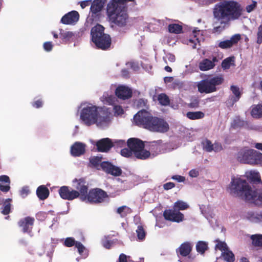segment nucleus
Returning a JSON list of instances; mask_svg holds the SVG:
<instances>
[{"label":"nucleus","mask_w":262,"mask_h":262,"mask_svg":"<svg viewBox=\"0 0 262 262\" xmlns=\"http://www.w3.org/2000/svg\"><path fill=\"white\" fill-rule=\"evenodd\" d=\"M213 14L217 21L214 23L213 32L220 33L230 20L236 19L242 15V9L238 3L230 1L216 6Z\"/></svg>","instance_id":"f257e3e1"},{"label":"nucleus","mask_w":262,"mask_h":262,"mask_svg":"<svg viewBox=\"0 0 262 262\" xmlns=\"http://www.w3.org/2000/svg\"><path fill=\"white\" fill-rule=\"evenodd\" d=\"M135 0H110L106 5V15L112 27H125L129 22L127 2Z\"/></svg>","instance_id":"f03ea898"},{"label":"nucleus","mask_w":262,"mask_h":262,"mask_svg":"<svg viewBox=\"0 0 262 262\" xmlns=\"http://www.w3.org/2000/svg\"><path fill=\"white\" fill-rule=\"evenodd\" d=\"M134 120L136 125L150 131L158 132L164 130V119L153 116L144 110L138 112L134 116Z\"/></svg>","instance_id":"7ed1b4c3"},{"label":"nucleus","mask_w":262,"mask_h":262,"mask_svg":"<svg viewBox=\"0 0 262 262\" xmlns=\"http://www.w3.org/2000/svg\"><path fill=\"white\" fill-rule=\"evenodd\" d=\"M223 81L224 78L221 75L203 80L198 83V91L206 94L214 92L217 90L216 86L221 84Z\"/></svg>","instance_id":"20e7f679"},{"label":"nucleus","mask_w":262,"mask_h":262,"mask_svg":"<svg viewBox=\"0 0 262 262\" xmlns=\"http://www.w3.org/2000/svg\"><path fill=\"white\" fill-rule=\"evenodd\" d=\"M127 146L133 151L136 158L139 159L145 160L150 155V152L144 150V142L137 138H129L127 142Z\"/></svg>","instance_id":"39448f33"},{"label":"nucleus","mask_w":262,"mask_h":262,"mask_svg":"<svg viewBox=\"0 0 262 262\" xmlns=\"http://www.w3.org/2000/svg\"><path fill=\"white\" fill-rule=\"evenodd\" d=\"M260 154V152L254 149L245 148L238 151L237 159L242 163L256 164Z\"/></svg>","instance_id":"423d86ee"},{"label":"nucleus","mask_w":262,"mask_h":262,"mask_svg":"<svg viewBox=\"0 0 262 262\" xmlns=\"http://www.w3.org/2000/svg\"><path fill=\"white\" fill-rule=\"evenodd\" d=\"M248 186L245 180L238 177H233L227 187V190L234 196H241Z\"/></svg>","instance_id":"0eeeda50"},{"label":"nucleus","mask_w":262,"mask_h":262,"mask_svg":"<svg viewBox=\"0 0 262 262\" xmlns=\"http://www.w3.org/2000/svg\"><path fill=\"white\" fill-rule=\"evenodd\" d=\"M98 114L95 106H87L82 110L80 118L86 125L89 126L97 122Z\"/></svg>","instance_id":"6e6552de"},{"label":"nucleus","mask_w":262,"mask_h":262,"mask_svg":"<svg viewBox=\"0 0 262 262\" xmlns=\"http://www.w3.org/2000/svg\"><path fill=\"white\" fill-rule=\"evenodd\" d=\"M107 198L108 195L105 191L100 188H94L86 194L85 201L93 204H99L103 202Z\"/></svg>","instance_id":"1a4fd4ad"},{"label":"nucleus","mask_w":262,"mask_h":262,"mask_svg":"<svg viewBox=\"0 0 262 262\" xmlns=\"http://www.w3.org/2000/svg\"><path fill=\"white\" fill-rule=\"evenodd\" d=\"M74 187L79 193V199L82 201H85L86 195L88 192L89 186L84 178H75L72 181Z\"/></svg>","instance_id":"9d476101"},{"label":"nucleus","mask_w":262,"mask_h":262,"mask_svg":"<svg viewBox=\"0 0 262 262\" xmlns=\"http://www.w3.org/2000/svg\"><path fill=\"white\" fill-rule=\"evenodd\" d=\"M58 193L60 196L63 200L72 201L79 198V193L77 190L67 186L61 187L58 190Z\"/></svg>","instance_id":"9b49d317"},{"label":"nucleus","mask_w":262,"mask_h":262,"mask_svg":"<svg viewBox=\"0 0 262 262\" xmlns=\"http://www.w3.org/2000/svg\"><path fill=\"white\" fill-rule=\"evenodd\" d=\"M241 197L250 203L259 205L258 191L253 188H251L249 185L245 189Z\"/></svg>","instance_id":"f8f14e48"},{"label":"nucleus","mask_w":262,"mask_h":262,"mask_svg":"<svg viewBox=\"0 0 262 262\" xmlns=\"http://www.w3.org/2000/svg\"><path fill=\"white\" fill-rule=\"evenodd\" d=\"M101 169L106 173L115 177H118L121 175L122 171L118 166L113 165L108 161H103L100 164Z\"/></svg>","instance_id":"ddd939ff"},{"label":"nucleus","mask_w":262,"mask_h":262,"mask_svg":"<svg viewBox=\"0 0 262 262\" xmlns=\"http://www.w3.org/2000/svg\"><path fill=\"white\" fill-rule=\"evenodd\" d=\"M203 31L198 30L197 28H194L192 30V36L193 37L186 41V43L191 47L193 49L197 48L198 45L200 46V42L204 40L203 36Z\"/></svg>","instance_id":"4468645a"},{"label":"nucleus","mask_w":262,"mask_h":262,"mask_svg":"<svg viewBox=\"0 0 262 262\" xmlns=\"http://www.w3.org/2000/svg\"><path fill=\"white\" fill-rule=\"evenodd\" d=\"M35 219L33 217L27 216L20 219L18 225L22 229L23 233H30L32 231Z\"/></svg>","instance_id":"2eb2a0df"},{"label":"nucleus","mask_w":262,"mask_h":262,"mask_svg":"<svg viewBox=\"0 0 262 262\" xmlns=\"http://www.w3.org/2000/svg\"><path fill=\"white\" fill-rule=\"evenodd\" d=\"M93 42L95 43L97 48L106 50L110 48L111 45L112 40L110 36L105 33L101 37L100 36L97 41L94 40Z\"/></svg>","instance_id":"dca6fc26"},{"label":"nucleus","mask_w":262,"mask_h":262,"mask_svg":"<svg viewBox=\"0 0 262 262\" xmlns=\"http://www.w3.org/2000/svg\"><path fill=\"white\" fill-rule=\"evenodd\" d=\"M96 146L98 151L107 152L114 146V144L111 139L105 138L98 141Z\"/></svg>","instance_id":"f3484780"},{"label":"nucleus","mask_w":262,"mask_h":262,"mask_svg":"<svg viewBox=\"0 0 262 262\" xmlns=\"http://www.w3.org/2000/svg\"><path fill=\"white\" fill-rule=\"evenodd\" d=\"M86 145L84 143L76 142L71 147V155L75 157H80L85 152Z\"/></svg>","instance_id":"a211bd4d"},{"label":"nucleus","mask_w":262,"mask_h":262,"mask_svg":"<svg viewBox=\"0 0 262 262\" xmlns=\"http://www.w3.org/2000/svg\"><path fill=\"white\" fill-rule=\"evenodd\" d=\"M132 90L127 86L120 85L117 88L115 94L117 97L122 100H126L132 96Z\"/></svg>","instance_id":"6ab92c4d"},{"label":"nucleus","mask_w":262,"mask_h":262,"mask_svg":"<svg viewBox=\"0 0 262 262\" xmlns=\"http://www.w3.org/2000/svg\"><path fill=\"white\" fill-rule=\"evenodd\" d=\"M184 218V214L179 211H165V219L166 220L179 223L183 221Z\"/></svg>","instance_id":"aec40b11"},{"label":"nucleus","mask_w":262,"mask_h":262,"mask_svg":"<svg viewBox=\"0 0 262 262\" xmlns=\"http://www.w3.org/2000/svg\"><path fill=\"white\" fill-rule=\"evenodd\" d=\"M79 18V13L76 11H72L65 14L60 21L63 24L69 25L77 22Z\"/></svg>","instance_id":"412c9836"},{"label":"nucleus","mask_w":262,"mask_h":262,"mask_svg":"<svg viewBox=\"0 0 262 262\" xmlns=\"http://www.w3.org/2000/svg\"><path fill=\"white\" fill-rule=\"evenodd\" d=\"M218 60L216 57H213L212 60L204 59L199 63V69L202 71H206L213 69L215 66V62Z\"/></svg>","instance_id":"4be33fe9"},{"label":"nucleus","mask_w":262,"mask_h":262,"mask_svg":"<svg viewBox=\"0 0 262 262\" xmlns=\"http://www.w3.org/2000/svg\"><path fill=\"white\" fill-rule=\"evenodd\" d=\"M241 39L239 34H235L230 39L220 41L218 46L222 49H227L236 43Z\"/></svg>","instance_id":"5701e85b"},{"label":"nucleus","mask_w":262,"mask_h":262,"mask_svg":"<svg viewBox=\"0 0 262 262\" xmlns=\"http://www.w3.org/2000/svg\"><path fill=\"white\" fill-rule=\"evenodd\" d=\"M104 27L99 24H97L95 26L93 27L91 30V35L92 41H97L99 37L104 35Z\"/></svg>","instance_id":"b1692460"},{"label":"nucleus","mask_w":262,"mask_h":262,"mask_svg":"<svg viewBox=\"0 0 262 262\" xmlns=\"http://www.w3.org/2000/svg\"><path fill=\"white\" fill-rule=\"evenodd\" d=\"M2 195V193L0 192V195ZM12 202V199L8 198L4 200L0 196V206L3 205L1 213L3 214L6 215L10 213Z\"/></svg>","instance_id":"393cba45"},{"label":"nucleus","mask_w":262,"mask_h":262,"mask_svg":"<svg viewBox=\"0 0 262 262\" xmlns=\"http://www.w3.org/2000/svg\"><path fill=\"white\" fill-rule=\"evenodd\" d=\"M11 181L10 178L7 175L0 176V191L3 192H8L10 190Z\"/></svg>","instance_id":"a878e982"},{"label":"nucleus","mask_w":262,"mask_h":262,"mask_svg":"<svg viewBox=\"0 0 262 262\" xmlns=\"http://www.w3.org/2000/svg\"><path fill=\"white\" fill-rule=\"evenodd\" d=\"M50 194L48 188L45 185L39 186L36 190V195L40 200L48 198Z\"/></svg>","instance_id":"bb28decb"},{"label":"nucleus","mask_w":262,"mask_h":262,"mask_svg":"<svg viewBox=\"0 0 262 262\" xmlns=\"http://www.w3.org/2000/svg\"><path fill=\"white\" fill-rule=\"evenodd\" d=\"M192 244L189 242H185L181 244L179 248V252L182 256L188 255L191 251Z\"/></svg>","instance_id":"cd10ccee"},{"label":"nucleus","mask_w":262,"mask_h":262,"mask_svg":"<svg viewBox=\"0 0 262 262\" xmlns=\"http://www.w3.org/2000/svg\"><path fill=\"white\" fill-rule=\"evenodd\" d=\"M230 90L233 96L230 98L229 101L231 102V104L233 105L235 102H237L239 99L242 93L239 90V88L234 85H232L231 86Z\"/></svg>","instance_id":"c85d7f7f"},{"label":"nucleus","mask_w":262,"mask_h":262,"mask_svg":"<svg viewBox=\"0 0 262 262\" xmlns=\"http://www.w3.org/2000/svg\"><path fill=\"white\" fill-rule=\"evenodd\" d=\"M251 115L254 118L262 117V104L253 105L251 106Z\"/></svg>","instance_id":"c756f323"},{"label":"nucleus","mask_w":262,"mask_h":262,"mask_svg":"<svg viewBox=\"0 0 262 262\" xmlns=\"http://www.w3.org/2000/svg\"><path fill=\"white\" fill-rule=\"evenodd\" d=\"M105 0H94L91 3V11L101 12L103 8Z\"/></svg>","instance_id":"7c9ffc66"},{"label":"nucleus","mask_w":262,"mask_h":262,"mask_svg":"<svg viewBox=\"0 0 262 262\" xmlns=\"http://www.w3.org/2000/svg\"><path fill=\"white\" fill-rule=\"evenodd\" d=\"M116 212L120 215V217L123 218L132 213V210L129 207L124 205L118 208Z\"/></svg>","instance_id":"2f4dec72"},{"label":"nucleus","mask_w":262,"mask_h":262,"mask_svg":"<svg viewBox=\"0 0 262 262\" xmlns=\"http://www.w3.org/2000/svg\"><path fill=\"white\" fill-rule=\"evenodd\" d=\"M101 12L90 10V15L89 17V21L91 23H98L100 21L101 18Z\"/></svg>","instance_id":"473e14b6"},{"label":"nucleus","mask_w":262,"mask_h":262,"mask_svg":"<svg viewBox=\"0 0 262 262\" xmlns=\"http://www.w3.org/2000/svg\"><path fill=\"white\" fill-rule=\"evenodd\" d=\"M189 207V204L182 200H178L173 204V208L178 210H184Z\"/></svg>","instance_id":"72a5a7b5"},{"label":"nucleus","mask_w":262,"mask_h":262,"mask_svg":"<svg viewBox=\"0 0 262 262\" xmlns=\"http://www.w3.org/2000/svg\"><path fill=\"white\" fill-rule=\"evenodd\" d=\"M246 176L248 178L255 182H260V177L259 173L256 171L251 170L246 172Z\"/></svg>","instance_id":"f704fd0d"},{"label":"nucleus","mask_w":262,"mask_h":262,"mask_svg":"<svg viewBox=\"0 0 262 262\" xmlns=\"http://www.w3.org/2000/svg\"><path fill=\"white\" fill-rule=\"evenodd\" d=\"M224 259L227 262H233L235 260L234 255L228 248L221 254Z\"/></svg>","instance_id":"c9c22d12"},{"label":"nucleus","mask_w":262,"mask_h":262,"mask_svg":"<svg viewBox=\"0 0 262 262\" xmlns=\"http://www.w3.org/2000/svg\"><path fill=\"white\" fill-rule=\"evenodd\" d=\"M115 97L113 95H108L107 94H104L101 97V100L105 104L113 105L115 102Z\"/></svg>","instance_id":"e433bc0d"},{"label":"nucleus","mask_w":262,"mask_h":262,"mask_svg":"<svg viewBox=\"0 0 262 262\" xmlns=\"http://www.w3.org/2000/svg\"><path fill=\"white\" fill-rule=\"evenodd\" d=\"M186 116L190 119L196 120L203 118L204 117V114L202 112H189L187 113Z\"/></svg>","instance_id":"4c0bfd02"},{"label":"nucleus","mask_w":262,"mask_h":262,"mask_svg":"<svg viewBox=\"0 0 262 262\" xmlns=\"http://www.w3.org/2000/svg\"><path fill=\"white\" fill-rule=\"evenodd\" d=\"M251 239L252 241L253 245L256 247H262L261 234L252 235L251 236Z\"/></svg>","instance_id":"58836bf2"},{"label":"nucleus","mask_w":262,"mask_h":262,"mask_svg":"<svg viewBox=\"0 0 262 262\" xmlns=\"http://www.w3.org/2000/svg\"><path fill=\"white\" fill-rule=\"evenodd\" d=\"M182 30V27L179 24H173L168 26V31L170 33L179 34L181 33Z\"/></svg>","instance_id":"ea45409f"},{"label":"nucleus","mask_w":262,"mask_h":262,"mask_svg":"<svg viewBox=\"0 0 262 262\" xmlns=\"http://www.w3.org/2000/svg\"><path fill=\"white\" fill-rule=\"evenodd\" d=\"M60 38L64 41L70 40L74 36V34L72 32L68 31L64 32L63 30H61L59 33Z\"/></svg>","instance_id":"a19ab883"},{"label":"nucleus","mask_w":262,"mask_h":262,"mask_svg":"<svg viewBox=\"0 0 262 262\" xmlns=\"http://www.w3.org/2000/svg\"><path fill=\"white\" fill-rule=\"evenodd\" d=\"M234 57H228L223 61L222 67L224 70L228 69L231 66L234 65Z\"/></svg>","instance_id":"79ce46f5"},{"label":"nucleus","mask_w":262,"mask_h":262,"mask_svg":"<svg viewBox=\"0 0 262 262\" xmlns=\"http://www.w3.org/2000/svg\"><path fill=\"white\" fill-rule=\"evenodd\" d=\"M208 248L207 243L203 241H199L196 245V249L198 252L203 254Z\"/></svg>","instance_id":"37998d69"},{"label":"nucleus","mask_w":262,"mask_h":262,"mask_svg":"<svg viewBox=\"0 0 262 262\" xmlns=\"http://www.w3.org/2000/svg\"><path fill=\"white\" fill-rule=\"evenodd\" d=\"M102 158L99 157H94L90 159V163L97 169H100V164L102 162H101Z\"/></svg>","instance_id":"c03bdc74"},{"label":"nucleus","mask_w":262,"mask_h":262,"mask_svg":"<svg viewBox=\"0 0 262 262\" xmlns=\"http://www.w3.org/2000/svg\"><path fill=\"white\" fill-rule=\"evenodd\" d=\"M216 242L217 243V244H216L215 247V249H219L222 252V253H223V252L227 250L229 248L226 243H225L224 242L216 240Z\"/></svg>","instance_id":"a18cd8bd"},{"label":"nucleus","mask_w":262,"mask_h":262,"mask_svg":"<svg viewBox=\"0 0 262 262\" xmlns=\"http://www.w3.org/2000/svg\"><path fill=\"white\" fill-rule=\"evenodd\" d=\"M138 238L139 240H143L146 235L145 231L142 226H138L136 230Z\"/></svg>","instance_id":"49530a36"},{"label":"nucleus","mask_w":262,"mask_h":262,"mask_svg":"<svg viewBox=\"0 0 262 262\" xmlns=\"http://www.w3.org/2000/svg\"><path fill=\"white\" fill-rule=\"evenodd\" d=\"M46 249L47 250V255L51 259L54 252L55 246L54 244H51L47 245Z\"/></svg>","instance_id":"de8ad7c7"},{"label":"nucleus","mask_w":262,"mask_h":262,"mask_svg":"<svg viewBox=\"0 0 262 262\" xmlns=\"http://www.w3.org/2000/svg\"><path fill=\"white\" fill-rule=\"evenodd\" d=\"M133 151L130 148H124L121 150L120 154L123 157L129 158L132 156Z\"/></svg>","instance_id":"09e8293b"},{"label":"nucleus","mask_w":262,"mask_h":262,"mask_svg":"<svg viewBox=\"0 0 262 262\" xmlns=\"http://www.w3.org/2000/svg\"><path fill=\"white\" fill-rule=\"evenodd\" d=\"M102 245L106 249H110L113 244V241L109 239L108 237H105L102 242Z\"/></svg>","instance_id":"8fccbe9b"},{"label":"nucleus","mask_w":262,"mask_h":262,"mask_svg":"<svg viewBox=\"0 0 262 262\" xmlns=\"http://www.w3.org/2000/svg\"><path fill=\"white\" fill-rule=\"evenodd\" d=\"M76 242L73 237H67L64 241V245L67 247H71L75 245Z\"/></svg>","instance_id":"3c124183"},{"label":"nucleus","mask_w":262,"mask_h":262,"mask_svg":"<svg viewBox=\"0 0 262 262\" xmlns=\"http://www.w3.org/2000/svg\"><path fill=\"white\" fill-rule=\"evenodd\" d=\"M203 148L204 149L210 152L212 151L213 147V144L211 143V142L209 140H205L203 142Z\"/></svg>","instance_id":"603ef678"},{"label":"nucleus","mask_w":262,"mask_h":262,"mask_svg":"<svg viewBox=\"0 0 262 262\" xmlns=\"http://www.w3.org/2000/svg\"><path fill=\"white\" fill-rule=\"evenodd\" d=\"M153 99L154 101H158L160 104L164 105V93L157 94L156 93V94L153 96Z\"/></svg>","instance_id":"864d4df0"},{"label":"nucleus","mask_w":262,"mask_h":262,"mask_svg":"<svg viewBox=\"0 0 262 262\" xmlns=\"http://www.w3.org/2000/svg\"><path fill=\"white\" fill-rule=\"evenodd\" d=\"M30 191L28 186L23 187L19 191V194L23 198H26Z\"/></svg>","instance_id":"5fc2aeb1"},{"label":"nucleus","mask_w":262,"mask_h":262,"mask_svg":"<svg viewBox=\"0 0 262 262\" xmlns=\"http://www.w3.org/2000/svg\"><path fill=\"white\" fill-rule=\"evenodd\" d=\"M43 103L42 99H39L32 102V105L36 108H39L42 106Z\"/></svg>","instance_id":"6e6d98bb"},{"label":"nucleus","mask_w":262,"mask_h":262,"mask_svg":"<svg viewBox=\"0 0 262 262\" xmlns=\"http://www.w3.org/2000/svg\"><path fill=\"white\" fill-rule=\"evenodd\" d=\"M257 36V42L258 44H260L262 42V25L259 26L258 28Z\"/></svg>","instance_id":"4d7b16f0"},{"label":"nucleus","mask_w":262,"mask_h":262,"mask_svg":"<svg viewBox=\"0 0 262 262\" xmlns=\"http://www.w3.org/2000/svg\"><path fill=\"white\" fill-rule=\"evenodd\" d=\"M75 246L77 248L79 253L80 254H82L85 250L84 246L80 242L77 241L76 242Z\"/></svg>","instance_id":"13d9d810"},{"label":"nucleus","mask_w":262,"mask_h":262,"mask_svg":"<svg viewBox=\"0 0 262 262\" xmlns=\"http://www.w3.org/2000/svg\"><path fill=\"white\" fill-rule=\"evenodd\" d=\"M169 83V85L172 87H174L177 84L176 83L174 82V79L172 77H165V83Z\"/></svg>","instance_id":"bf43d9fd"},{"label":"nucleus","mask_w":262,"mask_h":262,"mask_svg":"<svg viewBox=\"0 0 262 262\" xmlns=\"http://www.w3.org/2000/svg\"><path fill=\"white\" fill-rule=\"evenodd\" d=\"M252 220L254 221H262V211L258 213H254L253 215Z\"/></svg>","instance_id":"052dcab7"},{"label":"nucleus","mask_w":262,"mask_h":262,"mask_svg":"<svg viewBox=\"0 0 262 262\" xmlns=\"http://www.w3.org/2000/svg\"><path fill=\"white\" fill-rule=\"evenodd\" d=\"M43 46L44 50L47 52L51 51L52 50L53 47V45L52 42H51V41L45 42L43 43Z\"/></svg>","instance_id":"680f3d73"},{"label":"nucleus","mask_w":262,"mask_h":262,"mask_svg":"<svg viewBox=\"0 0 262 262\" xmlns=\"http://www.w3.org/2000/svg\"><path fill=\"white\" fill-rule=\"evenodd\" d=\"M114 109L115 111V113L118 115H122L124 113L123 109L122 108V106L120 105L115 106Z\"/></svg>","instance_id":"e2e57ef3"},{"label":"nucleus","mask_w":262,"mask_h":262,"mask_svg":"<svg viewBox=\"0 0 262 262\" xmlns=\"http://www.w3.org/2000/svg\"><path fill=\"white\" fill-rule=\"evenodd\" d=\"M256 2H253L252 4L250 5H249L246 7V10L248 13L251 12L252 11L254 8L256 7Z\"/></svg>","instance_id":"0e129e2a"},{"label":"nucleus","mask_w":262,"mask_h":262,"mask_svg":"<svg viewBox=\"0 0 262 262\" xmlns=\"http://www.w3.org/2000/svg\"><path fill=\"white\" fill-rule=\"evenodd\" d=\"M114 144V146L120 147H122L125 145V142L124 140H115L113 142Z\"/></svg>","instance_id":"69168bd1"},{"label":"nucleus","mask_w":262,"mask_h":262,"mask_svg":"<svg viewBox=\"0 0 262 262\" xmlns=\"http://www.w3.org/2000/svg\"><path fill=\"white\" fill-rule=\"evenodd\" d=\"M213 147L212 150H214L215 151H220L221 150H222L223 147L221 144L218 143H215L214 144H213Z\"/></svg>","instance_id":"338daca9"},{"label":"nucleus","mask_w":262,"mask_h":262,"mask_svg":"<svg viewBox=\"0 0 262 262\" xmlns=\"http://www.w3.org/2000/svg\"><path fill=\"white\" fill-rule=\"evenodd\" d=\"M117 262H127V256L124 253H121L119 256Z\"/></svg>","instance_id":"774afa93"}]
</instances>
